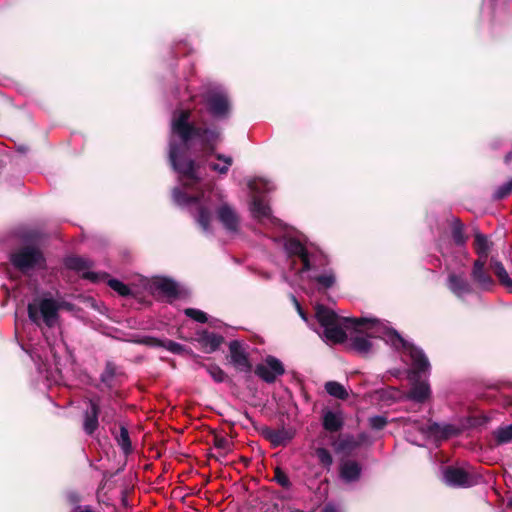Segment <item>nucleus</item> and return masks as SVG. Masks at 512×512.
<instances>
[{
    "label": "nucleus",
    "instance_id": "nucleus-1",
    "mask_svg": "<svg viewBox=\"0 0 512 512\" xmlns=\"http://www.w3.org/2000/svg\"><path fill=\"white\" fill-rule=\"evenodd\" d=\"M189 101L181 103L172 113L169 137V162L175 172L195 181L194 160L190 152L194 145L213 152L221 141V129L207 126L205 108L215 120L229 117L231 104L226 89L218 84L203 86L200 93L186 92Z\"/></svg>",
    "mask_w": 512,
    "mask_h": 512
},
{
    "label": "nucleus",
    "instance_id": "nucleus-2",
    "mask_svg": "<svg viewBox=\"0 0 512 512\" xmlns=\"http://www.w3.org/2000/svg\"><path fill=\"white\" fill-rule=\"evenodd\" d=\"M315 317L322 329L318 334L328 342L343 343L348 339L345 329L352 330L349 346L359 355H372L376 350L373 340L381 339L393 349L402 350L405 356L410 357L416 371L425 372L429 369V360L423 350L405 340L386 322L367 317H340L322 304L316 306Z\"/></svg>",
    "mask_w": 512,
    "mask_h": 512
},
{
    "label": "nucleus",
    "instance_id": "nucleus-3",
    "mask_svg": "<svg viewBox=\"0 0 512 512\" xmlns=\"http://www.w3.org/2000/svg\"><path fill=\"white\" fill-rule=\"evenodd\" d=\"M195 181L178 174L180 186L172 190V199L176 205L187 208L198 226L205 234H212L214 214L223 228L229 233H237L240 227V216L236 209L224 201L218 190L201 189L194 163Z\"/></svg>",
    "mask_w": 512,
    "mask_h": 512
},
{
    "label": "nucleus",
    "instance_id": "nucleus-4",
    "mask_svg": "<svg viewBox=\"0 0 512 512\" xmlns=\"http://www.w3.org/2000/svg\"><path fill=\"white\" fill-rule=\"evenodd\" d=\"M61 308V302L51 296L38 297L28 304V317L37 326H40L43 322L51 328L57 323Z\"/></svg>",
    "mask_w": 512,
    "mask_h": 512
},
{
    "label": "nucleus",
    "instance_id": "nucleus-5",
    "mask_svg": "<svg viewBox=\"0 0 512 512\" xmlns=\"http://www.w3.org/2000/svg\"><path fill=\"white\" fill-rule=\"evenodd\" d=\"M410 426L415 428L425 439L440 441L456 435L459 430L452 424H439L431 421H420L418 419H408L405 424V433L407 439L414 444L419 445L415 440L410 438Z\"/></svg>",
    "mask_w": 512,
    "mask_h": 512
},
{
    "label": "nucleus",
    "instance_id": "nucleus-6",
    "mask_svg": "<svg viewBox=\"0 0 512 512\" xmlns=\"http://www.w3.org/2000/svg\"><path fill=\"white\" fill-rule=\"evenodd\" d=\"M10 262L24 274L46 267V259L42 251L33 245L21 247L12 253L10 255Z\"/></svg>",
    "mask_w": 512,
    "mask_h": 512
},
{
    "label": "nucleus",
    "instance_id": "nucleus-7",
    "mask_svg": "<svg viewBox=\"0 0 512 512\" xmlns=\"http://www.w3.org/2000/svg\"><path fill=\"white\" fill-rule=\"evenodd\" d=\"M284 249L289 257L298 256L302 261L301 271L312 270V261H315L319 255L310 252L304 244L294 237H284Z\"/></svg>",
    "mask_w": 512,
    "mask_h": 512
},
{
    "label": "nucleus",
    "instance_id": "nucleus-8",
    "mask_svg": "<svg viewBox=\"0 0 512 512\" xmlns=\"http://www.w3.org/2000/svg\"><path fill=\"white\" fill-rule=\"evenodd\" d=\"M444 483L451 487H471L477 484V477L461 467L447 466L442 469Z\"/></svg>",
    "mask_w": 512,
    "mask_h": 512
},
{
    "label": "nucleus",
    "instance_id": "nucleus-9",
    "mask_svg": "<svg viewBox=\"0 0 512 512\" xmlns=\"http://www.w3.org/2000/svg\"><path fill=\"white\" fill-rule=\"evenodd\" d=\"M250 212L252 217L265 227H282V222L272 215L270 206L261 197H253L250 203Z\"/></svg>",
    "mask_w": 512,
    "mask_h": 512
},
{
    "label": "nucleus",
    "instance_id": "nucleus-10",
    "mask_svg": "<svg viewBox=\"0 0 512 512\" xmlns=\"http://www.w3.org/2000/svg\"><path fill=\"white\" fill-rule=\"evenodd\" d=\"M285 373L283 363L276 357L268 355L261 364L255 368V374L266 383H274L279 376Z\"/></svg>",
    "mask_w": 512,
    "mask_h": 512
},
{
    "label": "nucleus",
    "instance_id": "nucleus-11",
    "mask_svg": "<svg viewBox=\"0 0 512 512\" xmlns=\"http://www.w3.org/2000/svg\"><path fill=\"white\" fill-rule=\"evenodd\" d=\"M446 285L449 291L460 300L475 293L473 283L466 278L464 273H449L446 279Z\"/></svg>",
    "mask_w": 512,
    "mask_h": 512
},
{
    "label": "nucleus",
    "instance_id": "nucleus-12",
    "mask_svg": "<svg viewBox=\"0 0 512 512\" xmlns=\"http://www.w3.org/2000/svg\"><path fill=\"white\" fill-rule=\"evenodd\" d=\"M485 265V260H475L473 262L470 275L475 289H479L481 291H490L494 287L495 282L486 269Z\"/></svg>",
    "mask_w": 512,
    "mask_h": 512
},
{
    "label": "nucleus",
    "instance_id": "nucleus-13",
    "mask_svg": "<svg viewBox=\"0 0 512 512\" xmlns=\"http://www.w3.org/2000/svg\"><path fill=\"white\" fill-rule=\"evenodd\" d=\"M409 359L411 358L409 357ZM410 363H412V360H410ZM429 368H431L430 365ZM411 373L413 374L414 383L409 391L408 398L415 402L423 403L430 396V386L426 381H419L416 378L428 375L430 369L425 372H418L414 369L413 364H411Z\"/></svg>",
    "mask_w": 512,
    "mask_h": 512
},
{
    "label": "nucleus",
    "instance_id": "nucleus-14",
    "mask_svg": "<svg viewBox=\"0 0 512 512\" xmlns=\"http://www.w3.org/2000/svg\"><path fill=\"white\" fill-rule=\"evenodd\" d=\"M320 261V256L315 261H312V270L310 271H301L302 273H307V277L309 280L315 282L318 286V289H329L334 286L336 283V275L332 269H324L321 273L317 271L318 262Z\"/></svg>",
    "mask_w": 512,
    "mask_h": 512
},
{
    "label": "nucleus",
    "instance_id": "nucleus-15",
    "mask_svg": "<svg viewBox=\"0 0 512 512\" xmlns=\"http://www.w3.org/2000/svg\"><path fill=\"white\" fill-rule=\"evenodd\" d=\"M261 435L268 440L273 447L286 446L295 436V432L291 428L282 427L280 429H273L264 427L261 430Z\"/></svg>",
    "mask_w": 512,
    "mask_h": 512
},
{
    "label": "nucleus",
    "instance_id": "nucleus-16",
    "mask_svg": "<svg viewBox=\"0 0 512 512\" xmlns=\"http://www.w3.org/2000/svg\"><path fill=\"white\" fill-rule=\"evenodd\" d=\"M229 352L230 362L237 370L242 372H249L251 370L248 355L239 341L233 340L229 343Z\"/></svg>",
    "mask_w": 512,
    "mask_h": 512
},
{
    "label": "nucleus",
    "instance_id": "nucleus-17",
    "mask_svg": "<svg viewBox=\"0 0 512 512\" xmlns=\"http://www.w3.org/2000/svg\"><path fill=\"white\" fill-rule=\"evenodd\" d=\"M65 265L71 270L82 272L85 279H88L92 282H97L100 280V276L97 273L88 271V269L91 267V261L86 258L71 256L65 260Z\"/></svg>",
    "mask_w": 512,
    "mask_h": 512
},
{
    "label": "nucleus",
    "instance_id": "nucleus-18",
    "mask_svg": "<svg viewBox=\"0 0 512 512\" xmlns=\"http://www.w3.org/2000/svg\"><path fill=\"white\" fill-rule=\"evenodd\" d=\"M89 407L84 413L83 429L86 434L92 435L98 428L100 404L97 400L89 399Z\"/></svg>",
    "mask_w": 512,
    "mask_h": 512
},
{
    "label": "nucleus",
    "instance_id": "nucleus-19",
    "mask_svg": "<svg viewBox=\"0 0 512 512\" xmlns=\"http://www.w3.org/2000/svg\"><path fill=\"white\" fill-rule=\"evenodd\" d=\"M344 425V417L341 411L323 410L322 412V426L328 432H337L342 429Z\"/></svg>",
    "mask_w": 512,
    "mask_h": 512
},
{
    "label": "nucleus",
    "instance_id": "nucleus-20",
    "mask_svg": "<svg viewBox=\"0 0 512 512\" xmlns=\"http://www.w3.org/2000/svg\"><path fill=\"white\" fill-rule=\"evenodd\" d=\"M197 340L207 353L216 351L224 341L223 336L203 330L197 333Z\"/></svg>",
    "mask_w": 512,
    "mask_h": 512
},
{
    "label": "nucleus",
    "instance_id": "nucleus-21",
    "mask_svg": "<svg viewBox=\"0 0 512 512\" xmlns=\"http://www.w3.org/2000/svg\"><path fill=\"white\" fill-rule=\"evenodd\" d=\"M362 468L354 460H345L340 464V477L347 483L355 482L360 478Z\"/></svg>",
    "mask_w": 512,
    "mask_h": 512
},
{
    "label": "nucleus",
    "instance_id": "nucleus-22",
    "mask_svg": "<svg viewBox=\"0 0 512 512\" xmlns=\"http://www.w3.org/2000/svg\"><path fill=\"white\" fill-rule=\"evenodd\" d=\"M155 289L169 298H175L178 293V284L168 278H161L154 282Z\"/></svg>",
    "mask_w": 512,
    "mask_h": 512
},
{
    "label": "nucleus",
    "instance_id": "nucleus-23",
    "mask_svg": "<svg viewBox=\"0 0 512 512\" xmlns=\"http://www.w3.org/2000/svg\"><path fill=\"white\" fill-rule=\"evenodd\" d=\"M451 236L455 245L463 247L466 244L467 237L464 234V225L456 217L451 218Z\"/></svg>",
    "mask_w": 512,
    "mask_h": 512
},
{
    "label": "nucleus",
    "instance_id": "nucleus-24",
    "mask_svg": "<svg viewBox=\"0 0 512 512\" xmlns=\"http://www.w3.org/2000/svg\"><path fill=\"white\" fill-rule=\"evenodd\" d=\"M250 190L255 194V196L260 197L263 193H268L274 190L275 185L272 181L265 178H255L254 180L249 182Z\"/></svg>",
    "mask_w": 512,
    "mask_h": 512
},
{
    "label": "nucleus",
    "instance_id": "nucleus-25",
    "mask_svg": "<svg viewBox=\"0 0 512 512\" xmlns=\"http://www.w3.org/2000/svg\"><path fill=\"white\" fill-rule=\"evenodd\" d=\"M491 266L500 283L504 285L509 290V292H512V279L509 277L504 265L500 261L492 258Z\"/></svg>",
    "mask_w": 512,
    "mask_h": 512
},
{
    "label": "nucleus",
    "instance_id": "nucleus-26",
    "mask_svg": "<svg viewBox=\"0 0 512 512\" xmlns=\"http://www.w3.org/2000/svg\"><path fill=\"white\" fill-rule=\"evenodd\" d=\"M325 391L332 397L346 400L349 397L347 389L337 381H328L324 385Z\"/></svg>",
    "mask_w": 512,
    "mask_h": 512
},
{
    "label": "nucleus",
    "instance_id": "nucleus-27",
    "mask_svg": "<svg viewBox=\"0 0 512 512\" xmlns=\"http://www.w3.org/2000/svg\"><path fill=\"white\" fill-rule=\"evenodd\" d=\"M474 246L476 253L479 255V259L486 261L490 250V242L488 238L482 233H476Z\"/></svg>",
    "mask_w": 512,
    "mask_h": 512
},
{
    "label": "nucleus",
    "instance_id": "nucleus-28",
    "mask_svg": "<svg viewBox=\"0 0 512 512\" xmlns=\"http://www.w3.org/2000/svg\"><path fill=\"white\" fill-rule=\"evenodd\" d=\"M31 359L35 363L37 370L40 374H43L45 379L50 380L51 372L47 365V358L39 354L35 349L30 352Z\"/></svg>",
    "mask_w": 512,
    "mask_h": 512
},
{
    "label": "nucleus",
    "instance_id": "nucleus-29",
    "mask_svg": "<svg viewBox=\"0 0 512 512\" xmlns=\"http://www.w3.org/2000/svg\"><path fill=\"white\" fill-rule=\"evenodd\" d=\"M216 158H217V160L221 161L222 164L212 162L209 164L210 169H212L213 171H216L217 173H219L221 175L227 174V172L229 171V168L231 167V165L233 163L232 157L226 156L224 154H217Z\"/></svg>",
    "mask_w": 512,
    "mask_h": 512
},
{
    "label": "nucleus",
    "instance_id": "nucleus-30",
    "mask_svg": "<svg viewBox=\"0 0 512 512\" xmlns=\"http://www.w3.org/2000/svg\"><path fill=\"white\" fill-rule=\"evenodd\" d=\"M493 435L498 444L509 443L512 441V424L497 428Z\"/></svg>",
    "mask_w": 512,
    "mask_h": 512
},
{
    "label": "nucleus",
    "instance_id": "nucleus-31",
    "mask_svg": "<svg viewBox=\"0 0 512 512\" xmlns=\"http://www.w3.org/2000/svg\"><path fill=\"white\" fill-rule=\"evenodd\" d=\"M118 445L121 447L125 454L131 452L132 446L129 437V432L125 426L120 427L119 434L115 437Z\"/></svg>",
    "mask_w": 512,
    "mask_h": 512
},
{
    "label": "nucleus",
    "instance_id": "nucleus-32",
    "mask_svg": "<svg viewBox=\"0 0 512 512\" xmlns=\"http://www.w3.org/2000/svg\"><path fill=\"white\" fill-rule=\"evenodd\" d=\"M115 375H116L115 365L112 362H107L105 369L100 376V380L106 387L110 388L113 385V380L115 378Z\"/></svg>",
    "mask_w": 512,
    "mask_h": 512
},
{
    "label": "nucleus",
    "instance_id": "nucleus-33",
    "mask_svg": "<svg viewBox=\"0 0 512 512\" xmlns=\"http://www.w3.org/2000/svg\"><path fill=\"white\" fill-rule=\"evenodd\" d=\"M315 456L317 457L319 463L327 469H329L331 467V465L333 464L332 455L326 448H323V447L316 448Z\"/></svg>",
    "mask_w": 512,
    "mask_h": 512
},
{
    "label": "nucleus",
    "instance_id": "nucleus-34",
    "mask_svg": "<svg viewBox=\"0 0 512 512\" xmlns=\"http://www.w3.org/2000/svg\"><path fill=\"white\" fill-rule=\"evenodd\" d=\"M116 410L112 404L108 401L100 405V416L101 420L105 423H111L114 421Z\"/></svg>",
    "mask_w": 512,
    "mask_h": 512
},
{
    "label": "nucleus",
    "instance_id": "nucleus-35",
    "mask_svg": "<svg viewBox=\"0 0 512 512\" xmlns=\"http://www.w3.org/2000/svg\"><path fill=\"white\" fill-rule=\"evenodd\" d=\"M203 367L215 382L222 383L225 381L226 373L218 365H203Z\"/></svg>",
    "mask_w": 512,
    "mask_h": 512
},
{
    "label": "nucleus",
    "instance_id": "nucleus-36",
    "mask_svg": "<svg viewBox=\"0 0 512 512\" xmlns=\"http://www.w3.org/2000/svg\"><path fill=\"white\" fill-rule=\"evenodd\" d=\"M157 345L174 354H182L185 351V347L182 344L173 340L159 341Z\"/></svg>",
    "mask_w": 512,
    "mask_h": 512
},
{
    "label": "nucleus",
    "instance_id": "nucleus-37",
    "mask_svg": "<svg viewBox=\"0 0 512 512\" xmlns=\"http://www.w3.org/2000/svg\"><path fill=\"white\" fill-rule=\"evenodd\" d=\"M184 314L198 323H206L208 321V315L196 308H186Z\"/></svg>",
    "mask_w": 512,
    "mask_h": 512
},
{
    "label": "nucleus",
    "instance_id": "nucleus-38",
    "mask_svg": "<svg viewBox=\"0 0 512 512\" xmlns=\"http://www.w3.org/2000/svg\"><path fill=\"white\" fill-rule=\"evenodd\" d=\"M512 193V179L499 186L493 194L495 200H500Z\"/></svg>",
    "mask_w": 512,
    "mask_h": 512
},
{
    "label": "nucleus",
    "instance_id": "nucleus-39",
    "mask_svg": "<svg viewBox=\"0 0 512 512\" xmlns=\"http://www.w3.org/2000/svg\"><path fill=\"white\" fill-rule=\"evenodd\" d=\"M108 285L121 296H128L131 293L130 288L117 279H110Z\"/></svg>",
    "mask_w": 512,
    "mask_h": 512
},
{
    "label": "nucleus",
    "instance_id": "nucleus-40",
    "mask_svg": "<svg viewBox=\"0 0 512 512\" xmlns=\"http://www.w3.org/2000/svg\"><path fill=\"white\" fill-rule=\"evenodd\" d=\"M274 480L283 488H290L291 486L289 477L280 468L275 469Z\"/></svg>",
    "mask_w": 512,
    "mask_h": 512
},
{
    "label": "nucleus",
    "instance_id": "nucleus-41",
    "mask_svg": "<svg viewBox=\"0 0 512 512\" xmlns=\"http://www.w3.org/2000/svg\"><path fill=\"white\" fill-rule=\"evenodd\" d=\"M214 446L215 448L221 450L223 453H227L231 449V442L225 437L216 436L214 438Z\"/></svg>",
    "mask_w": 512,
    "mask_h": 512
},
{
    "label": "nucleus",
    "instance_id": "nucleus-42",
    "mask_svg": "<svg viewBox=\"0 0 512 512\" xmlns=\"http://www.w3.org/2000/svg\"><path fill=\"white\" fill-rule=\"evenodd\" d=\"M370 422V426L373 428V429H376V430H380V429H383L386 424H387V419L383 416H373L370 418L369 420Z\"/></svg>",
    "mask_w": 512,
    "mask_h": 512
},
{
    "label": "nucleus",
    "instance_id": "nucleus-43",
    "mask_svg": "<svg viewBox=\"0 0 512 512\" xmlns=\"http://www.w3.org/2000/svg\"><path fill=\"white\" fill-rule=\"evenodd\" d=\"M291 299L295 305V308L299 314V316L306 322V323H309V320H308V317L306 315V313L304 312V310L302 309L300 303L298 302V300L296 299L295 296L291 295Z\"/></svg>",
    "mask_w": 512,
    "mask_h": 512
},
{
    "label": "nucleus",
    "instance_id": "nucleus-44",
    "mask_svg": "<svg viewBox=\"0 0 512 512\" xmlns=\"http://www.w3.org/2000/svg\"><path fill=\"white\" fill-rule=\"evenodd\" d=\"M291 299L295 305V308L299 314V316L306 322V323H309V320H308V317L306 315V313L304 312V310L302 309L300 303L298 302V300L296 299L295 296L291 295Z\"/></svg>",
    "mask_w": 512,
    "mask_h": 512
},
{
    "label": "nucleus",
    "instance_id": "nucleus-45",
    "mask_svg": "<svg viewBox=\"0 0 512 512\" xmlns=\"http://www.w3.org/2000/svg\"><path fill=\"white\" fill-rule=\"evenodd\" d=\"M71 512H94L93 508L89 505L77 506Z\"/></svg>",
    "mask_w": 512,
    "mask_h": 512
},
{
    "label": "nucleus",
    "instance_id": "nucleus-46",
    "mask_svg": "<svg viewBox=\"0 0 512 512\" xmlns=\"http://www.w3.org/2000/svg\"><path fill=\"white\" fill-rule=\"evenodd\" d=\"M322 512H338V510L336 509V507L334 505H331V504H327Z\"/></svg>",
    "mask_w": 512,
    "mask_h": 512
},
{
    "label": "nucleus",
    "instance_id": "nucleus-47",
    "mask_svg": "<svg viewBox=\"0 0 512 512\" xmlns=\"http://www.w3.org/2000/svg\"><path fill=\"white\" fill-rule=\"evenodd\" d=\"M512 159V153H508L505 157V162L508 163Z\"/></svg>",
    "mask_w": 512,
    "mask_h": 512
},
{
    "label": "nucleus",
    "instance_id": "nucleus-48",
    "mask_svg": "<svg viewBox=\"0 0 512 512\" xmlns=\"http://www.w3.org/2000/svg\"><path fill=\"white\" fill-rule=\"evenodd\" d=\"M485 3H488L491 7L494 6L496 0H484Z\"/></svg>",
    "mask_w": 512,
    "mask_h": 512
},
{
    "label": "nucleus",
    "instance_id": "nucleus-49",
    "mask_svg": "<svg viewBox=\"0 0 512 512\" xmlns=\"http://www.w3.org/2000/svg\"><path fill=\"white\" fill-rule=\"evenodd\" d=\"M390 373H391L393 376L397 377V376L399 375V370H393V371H390Z\"/></svg>",
    "mask_w": 512,
    "mask_h": 512
},
{
    "label": "nucleus",
    "instance_id": "nucleus-50",
    "mask_svg": "<svg viewBox=\"0 0 512 512\" xmlns=\"http://www.w3.org/2000/svg\"><path fill=\"white\" fill-rule=\"evenodd\" d=\"M19 151H21V152H25V151H26V149H25L24 147H19Z\"/></svg>",
    "mask_w": 512,
    "mask_h": 512
},
{
    "label": "nucleus",
    "instance_id": "nucleus-51",
    "mask_svg": "<svg viewBox=\"0 0 512 512\" xmlns=\"http://www.w3.org/2000/svg\"><path fill=\"white\" fill-rule=\"evenodd\" d=\"M440 252H441L442 255L446 254L441 246H440Z\"/></svg>",
    "mask_w": 512,
    "mask_h": 512
}]
</instances>
